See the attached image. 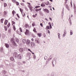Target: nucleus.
Returning <instances> with one entry per match:
<instances>
[{"instance_id": "obj_35", "label": "nucleus", "mask_w": 76, "mask_h": 76, "mask_svg": "<svg viewBox=\"0 0 76 76\" xmlns=\"http://www.w3.org/2000/svg\"><path fill=\"white\" fill-rule=\"evenodd\" d=\"M33 58H34V59H35V58H36V56H35V55H33Z\"/></svg>"}, {"instance_id": "obj_46", "label": "nucleus", "mask_w": 76, "mask_h": 76, "mask_svg": "<svg viewBox=\"0 0 76 76\" xmlns=\"http://www.w3.org/2000/svg\"><path fill=\"white\" fill-rule=\"evenodd\" d=\"M35 23H34V22L32 24V25L33 26H35Z\"/></svg>"}, {"instance_id": "obj_9", "label": "nucleus", "mask_w": 76, "mask_h": 76, "mask_svg": "<svg viewBox=\"0 0 76 76\" xmlns=\"http://www.w3.org/2000/svg\"><path fill=\"white\" fill-rule=\"evenodd\" d=\"M12 43L14 46L15 47H16V42H13Z\"/></svg>"}, {"instance_id": "obj_49", "label": "nucleus", "mask_w": 76, "mask_h": 76, "mask_svg": "<svg viewBox=\"0 0 76 76\" xmlns=\"http://www.w3.org/2000/svg\"><path fill=\"white\" fill-rule=\"evenodd\" d=\"M58 38H60V34H58Z\"/></svg>"}, {"instance_id": "obj_48", "label": "nucleus", "mask_w": 76, "mask_h": 76, "mask_svg": "<svg viewBox=\"0 0 76 76\" xmlns=\"http://www.w3.org/2000/svg\"><path fill=\"white\" fill-rule=\"evenodd\" d=\"M14 3H15V2H16V1L15 0H14L12 1Z\"/></svg>"}, {"instance_id": "obj_36", "label": "nucleus", "mask_w": 76, "mask_h": 76, "mask_svg": "<svg viewBox=\"0 0 76 76\" xmlns=\"http://www.w3.org/2000/svg\"><path fill=\"white\" fill-rule=\"evenodd\" d=\"M32 8H33L32 7L31 8H30V10H31V12H32Z\"/></svg>"}, {"instance_id": "obj_32", "label": "nucleus", "mask_w": 76, "mask_h": 76, "mask_svg": "<svg viewBox=\"0 0 76 76\" xmlns=\"http://www.w3.org/2000/svg\"><path fill=\"white\" fill-rule=\"evenodd\" d=\"M74 9L75 10H76V5H74Z\"/></svg>"}, {"instance_id": "obj_21", "label": "nucleus", "mask_w": 76, "mask_h": 76, "mask_svg": "<svg viewBox=\"0 0 76 76\" xmlns=\"http://www.w3.org/2000/svg\"><path fill=\"white\" fill-rule=\"evenodd\" d=\"M13 29L14 31H15L16 30V28L15 27V25L13 26Z\"/></svg>"}, {"instance_id": "obj_22", "label": "nucleus", "mask_w": 76, "mask_h": 76, "mask_svg": "<svg viewBox=\"0 0 76 76\" xmlns=\"http://www.w3.org/2000/svg\"><path fill=\"white\" fill-rule=\"evenodd\" d=\"M10 26V23H9V24L7 25L8 28H9Z\"/></svg>"}, {"instance_id": "obj_34", "label": "nucleus", "mask_w": 76, "mask_h": 76, "mask_svg": "<svg viewBox=\"0 0 76 76\" xmlns=\"http://www.w3.org/2000/svg\"><path fill=\"white\" fill-rule=\"evenodd\" d=\"M28 7L29 8H31V7H32V6L31 5H28Z\"/></svg>"}, {"instance_id": "obj_38", "label": "nucleus", "mask_w": 76, "mask_h": 76, "mask_svg": "<svg viewBox=\"0 0 76 76\" xmlns=\"http://www.w3.org/2000/svg\"><path fill=\"white\" fill-rule=\"evenodd\" d=\"M45 60H47V56H45L44 57Z\"/></svg>"}, {"instance_id": "obj_4", "label": "nucleus", "mask_w": 76, "mask_h": 76, "mask_svg": "<svg viewBox=\"0 0 76 76\" xmlns=\"http://www.w3.org/2000/svg\"><path fill=\"white\" fill-rule=\"evenodd\" d=\"M65 7L66 8V9L68 10H70V8H69V7L67 4H66V5Z\"/></svg>"}, {"instance_id": "obj_59", "label": "nucleus", "mask_w": 76, "mask_h": 76, "mask_svg": "<svg viewBox=\"0 0 76 76\" xmlns=\"http://www.w3.org/2000/svg\"><path fill=\"white\" fill-rule=\"evenodd\" d=\"M70 4H71V7H72V3L71 2Z\"/></svg>"}, {"instance_id": "obj_26", "label": "nucleus", "mask_w": 76, "mask_h": 76, "mask_svg": "<svg viewBox=\"0 0 76 76\" xmlns=\"http://www.w3.org/2000/svg\"><path fill=\"white\" fill-rule=\"evenodd\" d=\"M4 7H6L7 6V4L6 3H4Z\"/></svg>"}, {"instance_id": "obj_62", "label": "nucleus", "mask_w": 76, "mask_h": 76, "mask_svg": "<svg viewBox=\"0 0 76 76\" xmlns=\"http://www.w3.org/2000/svg\"><path fill=\"white\" fill-rule=\"evenodd\" d=\"M50 29V26H48V29Z\"/></svg>"}, {"instance_id": "obj_53", "label": "nucleus", "mask_w": 76, "mask_h": 76, "mask_svg": "<svg viewBox=\"0 0 76 76\" xmlns=\"http://www.w3.org/2000/svg\"><path fill=\"white\" fill-rule=\"evenodd\" d=\"M23 17H25V14L24 13V14H23Z\"/></svg>"}, {"instance_id": "obj_3", "label": "nucleus", "mask_w": 76, "mask_h": 76, "mask_svg": "<svg viewBox=\"0 0 76 76\" xmlns=\"http://www.w3.org/2000/svg\"><path fill=\"white\" fill-rule=\"evenodd\" d=\"M31 46L32 47H34L35 46V43L34 42H31Z\"/></svg>"}, {"instance_id": "obj_42", "label": "nucleus", "mask_w": 76, "mask_h": 76, "mask_svg": "<svg viewBox=\"0 0 76 76\" xmlns=\"http://www.w3.org/2000/svg\"><path fill=\"white\" fill-rule=\"evenodd\" d=\"M17 15L18 16V17L19 18H20V17H19V14H17Z\"/></svg>"}, {"instance_id": "obj_6", "label": "nucleus", "mask_w": 76, "mask_h": 76, "mask_svg": "<svg viewBox=\"0 0 76 76\" xmlns=\"http://www.w3.org/2000/svg\"><path fill=\"white\" fill-rule=\"evenodd\" d=\"M5 45L6 46V47L7 48H9V45L7 43H6L5 44Z\"/></svg>"}, {"instance_id": "obj_55", "label": "nucleus", "mask_w": 76, "mask_h": 76, "mask_svg": "<svg viewBox=\"0 0 76 76\" xmlns=\"http://www.w3.org/2000/svg\"><path fill=\"white\" fill-rule=\"evenodd\" d=\"M69 23H70V25H72V22H71V20L70 21Z\"/></svg>"}, {"instance_id": "obj_14", "label": "nucleus", "mask_w": 76, "mask_h": 76, "mask_svg": "<svg viewBox=\"0 0 76 76\" xmlns=\"http://www.w3.org/2000/svg\"><path fill=\"white\" fill-rule=\"evenodd\" d=\"M10 60L11 61H13V60H14V58H13V57H11L10 58Z\"/></svg>"}, {"instance_id": "obj_61", "label": "nucleus", "mask_w": 76, "mask_h": 76, "mask_svg": "<svg viewBox=\"0 0 76 76\" xmlns=\"http://www.w3.org/2000/svg\"><path fill=\"white\" fill-rule=\"evenodd\" d=\"M26 10H27V11H28V9H27V8H26Z\"/></svg>"}, {"instance_id": "obj_20", "label": "nucleus", "mask_w": 76, "mask_h": 76, "mask_svg": "<svg viewBox=\"0 0 76 76\" xmlns=\"http://www.w3.org/2000/svg\"><path fill=\"white\" fill-rule=\"evenodd\" d=\"M19 50L20 51V52H23V50L22 48H20Z\"/></svg>"}, {"instance_id": "obj_13", "label": "nucleus", "mask_w": 76, "mask_h": 76, "mask_svg": "<svg viewBox=\"0 0 76 76\" xmlns=\"http://www.w3.org/2000/svg\"><path fill=\"white\" fill-rule=\"evenodd\" d=\"M15 41H16V42H19V39H18V38H16L15 39Z\"/></svg>"}, {"instance_id": "obj_7", "label": "nucleus", "mask_w": 76, "mask_h": 76, "mask_svg": "<svg viewBox=\"0 0 76 76\" xmlns=\"http://www.w3.org/2000/svg\"><path fill=\"white\" fill-rule=\"evenodd\" d=\"M30 43V41L29 40H27L26 44H27V45H28V44H29V43Z\"/></svg>"}, {"instance_id": "obj_17", "label": "nucleus", "mask_w": 76, "mask_h": 76, "mask_svg": "<svg viewBox=\"0 0 76 76\" xmlns=\"http://www.w3.org/2000/svg\"><path fill=\"white\" fill-rule=\"evenodd\" d=\"M44 11L45 12H46V13H48V10H47V9H45L44 10Z\"/></svg>"}, {"instance_id": "obj_33", "label": "nucleus", "mask_w": 76, "mask_h": 76, "mask_svg": "<svg viewBox=\"0 0 76 76\" xmlns=\"http://www.w3.org/2000/svg\"><path fill=\"white\" fill-rule=\"evenodd\" d=\"M4 20V19H3V18L1 19V23H3Z\"/></svg>"}, {"instance_id": "obj_19", "label": "nucleus", "mask_w": 76, "mask_h": 76, "mask_svg": "<svg viewBox=\"0 0 76 76\" xmlns=\"http://www.w3.org/2000/svg\"><path fill=\"white\" fill-rule=\"evenodd\" d=\"M41 10V8H40L39 9H36V11L37 12H38L39 10Z\"/></svg>"}, {"instance_id": "obj_57", "label": "nucleus", "mask_w": 76, "mask_h": 76, "mask_svg": "<svg viewBox=\"0 0 76 76\" xmlns=\"http://www.w3.org/2000/svg\"><path fill=\"white\" fill-rule=\"evenodd\" d=\"M27 4H29V5H31V3H27Z\"/></svg>"}, {"instance_id": "obj_31", "label": "nucleus", "mask_w": 76, "mask_h": 76, "mask_svg": "<svg viewBox=\"0 0 76 76\" xmlns=\"http://www.w3.org/2000/svg\"><path fill=\"white\" fill-rule=\"evenodd\" d=\"M16 4L17 6H19V3L18 1L16 2Z\"/></svg>"}, {"instance_id": "obj_16", "label": "nucleus", "mask_w": 76, "mask_h": 76, "mask_svg": "<svg viewBox=\"0 0 76 76\" xmlns=\"http://www.w3.org/2000/svg\"><path fill=\"white\" fill-rule=\"evenodd\" d=\"M45 5L43 3H42L41 5V6L42 7H44L45 6Z\"/></svg>"}, {"instance_id": "obj_40", "label": "nucleus", "mask_w": 76, "mask_h": 76, "mask_svg": "<svg viewBox=\"0 0 76 76\" xmlns=\"http://www.w3.org/2000/svg\"><path fill=\"white\" fill-rule=\"evenodd\" d=\"M20 32H22V28H20Z\"/></svg>"}, {"instance_id": "obj_29", "label": "nucleus", "mask_w": 76, "mask_h": 76, "mask_svg": "<svg viewBox=\"0 0 76 76\" xmlns=\"http://www.w3.org/2000/svg\"><path fill=\"white\" fill-rule=\"evenodd\" d=\"M12 25H13L15 24V22H14V21H12Z\"/></svg>"}, {"instance_id": "obj_63", "label": "nucleus", "mask_w": 76, "mask_h": 76, "mask_svg": "<svg viewBox=\"0 0 76 76\" xmlns=\"http://www.w3.org/2000/svg\"><path fill=\"white\" fill-rule=\"evenodd\" d=\"M45 20H47H47H48V19L47 18H45Z\"/></svg>"}, {"instance_id": "obj_60", "label": "nucleus", "mask_w": 76, "mask_h": 76, "mask_svg": "<svg viewBox=\"0 0 76 76\" xmlns=\"http://www.w3.org/2000/svg\"><path fill=\"white\" fill-rule=\"evenodd\" d=\"M23 64H25L26 63L25 61H23Z\"/></svg>"}, {"instance_id": "obj_41", "label": "nucleus", "mask_w": 76, "mask_h": 76, "mask_svg": "<svg viewBox=\"0 0 76 76\" xmlns=\"http://www.w3.org/2000/svg\"><path fill=\"white\" fill-rule=\"evenodd\" d=\"M49 26H50V29H51V28H52V26H51V25L50 24L49 25Z\"/></svg>"}, {"instance_id": "obj_58", "label": "nucleus", "mask_w": 76, "mask_h": 76, "mask_svg": "<svg viewBox=\"0 0 76 76\" xmlns=\"http://www.w3.org/2000/svg\"><path fill=\"white\" fill-rule=\"evenodd\" d=\"M33 17H34V18H35V17H36V16L35 15H33Z\"/></svg>"}, {"instance_id": "obj_51", "label": "nucleus", "mask_w": 76, "mask_h": 76, "mask_svg": "<svg viewBox=\"0 0 76 76\" xmlns=\"http://www.w3.org/2000/svg\"><path fill=\"white\" fill-rule=\"evenodd\" d=\"M18 64H19V65H21V63H20V62H19L18 63Z\"/></svg>"}, {"instance_id": "obj_44", "label": "nucleus", "mask_w": 76, "mask_h": 76, "mask_svg": "<svg viewBox=\"0 0 76 76\" xmlns=\"http://www.w3.org/2000/svg\"><path fill=\"white\" fill-rule=\"evenodd\" d=\"M70 34L71 35H72L73 34V32H72V31H70Z\"/></svg>"}, {"instance_id": "obj_1", "label": "nucleus", "mask_w": 76, "mask_h": 76, "mask_svg": "<svg viewBox=\"0 0 76 76\" xmlns=\"http://www.w3.org/2000/svg\"><path fill=\"white\" fill-rule=\"evenodd\" d=\"M13 56L15 58H18V53L16 52H15L13 54Z\"/></svg>"}, {"instance_id": "obj_39", "label": "nucleus", "mask_w": 76, "mask_h": 76, "mask_svg": "<svg viewBox=\"0 0 76 76\" xmlns=\"http://www.w3.org/2000/svg\"><path fill=\"white\" fill-rule=\"evenodd\" d=\"M46 30L47 31V32L48 31V26H47L46 28H45Z\"/></svg>"}, {"instance_id": "obj_23", "label": "nucleus", "mask_w": 76, "mask_h": 76, "mask_svg": "<svg viewBox=\"0 0 76 76\" xmlns=\"http://www.w3.org/2000/svg\"><path fill=\"white\" fill-rule=\"evenodd\" d=\"M38 36H39V37H41V33H38Z\"/></svg>"}, {"instance_id": "obj_64", "label": "nucleus", "mask_w": 76, "mask_h": 76, "mask_svg": "<svg viewBox=\"0 0 76 76\" xmlns=\"http://www.w3.org/2000/svg\"><path fill=\"white\" fill-rule=\"evenodd\" d=\"M20 71V72H23V70H21Z\"/></svg>"}, {"instance_id": "obj_18", "label": "nucleus", "mask_w": 76, "mask_h": 76, "mask_svg": "<svg viewBox=\"0 0 76 76\" xmlns=\"http://www.w3.org/2000/svg\"><path fill=\"white\" fill-rule=\"evenodd\" d=\"M8 21H7V20H6L5 21V22H4V24L5 25H7V22H8Z\"/></svg>"}, {"instance_id": "obj_30", "label": "nucleus", "mask_w": 76, "mask_h": 76, "mask_svg": "<svg viewBox=\"0 0 76 76\" xmlns=\"http://www.w3.org/2000/svg\"><path fill=\"white\" fill-rule=\"evenodd\" d=\"M33 31L34 32L37 33V31H36V29H35V28H34V29L33 30Z\"/></svg>"}, {"instance_id": "obj_27", "label": "nucleus", "mask_w": 76, "mask_h": 76, "mask_svg": "<svg viewBox=\"0 0 76 76\" xmlns=\"http://www.w3.org/2000/svg\"><path fill=\"white\" fill-rule=\"evenodd\" d=\"M3 48H0L1 52H3Z\"/></svg>"}, {"instance_id": "obj_25", "label": "nucleus", "mask_w": 76, "mask_h": 76, "mask_svg": "<svg viewBox=\"0 0 76 76\" xmlns=\"http://www.w3.org/2000/svg\"><path fill=\"white\" fill-rule=\"evenodd\" d=\"M4 15H6L7 14V12L4 11Z\"/></svg>"}, {"instance_id": "obj_50", "label": "nucleus", "mask_w": 76, "mask_h": 76, "mask_svg": "<svg viewBox=\"0 0 76 76\" xmlns=\"http://www.w3.org/2000/svg\"><path fill=\"white\" fill-rule=\"evenodd\" d=\"M40 25L41 26H42H42H42V23H41L40 24Z\"/></svg>"}, {"instance_id": "obj_47", "label": "nucleus", "mask_w": 76, "mask_h": 76, "mask_svg": "<svg viewBox=\"0 0 76 76\" xmlns=\"http://www.w3.org/2000/svg\"><path fill=\"white\" fill-rule=\"evenodd\" d=\"M28 51H30L31 53H32V51H31V50H30V49H28Z\"/></svg>"}, {"instance_id": "obj_43", "label": "nucleus", "mask_w": 76, "mask_h": 76, "mask_svg": "<svg viewBox=\"0 0 76 76\" xmlns=\"http://www.w3.org/2000/svg\"><path fill=\"white\" fill-rule=\"evenodd\" d=\"M2 73H4V74H5V73H6V71H2Z\"/></svg>"}, {"instance_id": "obj_11", "label": "nucleus", "mask_w": 76, "mask_h": 76, "mask_svg": "<svg viewBox=\"0 0 76 76\" xmlns=\"http://www.w3.org/2000/svg\"><path fill=\"white\" fill-rule=\"evenodd\" d=\"M4 30L5 31H7V26H4Z\"/></svg>"}, {"instance_id": "obj_15", "label": "nucleus", "mask_w": 76, "mask_h": 76, "mask_svg": "<svg viewBox=\"0 0 76 76\" xmlns=\"http://www.w3.org/2000/svg\"><path fill=\"white\" fill-rule=\"evenodd\" d=\"M23 42L24 44H25L26 42V39H24L23 40Z\"/></svg>"}, {"instance_id": "obj_5", "label": "nucleus", "mask_w": 76, "mask_h": 76, "mask_svg": "<svg viewBox=\"0 0 76 76\" xmlns=\"http://www.w3.org/2000/svg\"><path fill=\"white\" fill-rule=\"evenodd\" d=\"M29 30L28 29H26V32H25V34L26 35H27V34H29Z\"/></svg>"}, {"instance_id": "obj_52", "label": "nucleus", "mask_w": 76, "mask_h": 76, "mask_svg": "<svg viewBox=\"0 0 76 76\" xmlns=\"http://www.w3.org/2000/svg\"><path fill=\"white\" fill-rule=\"evenodd\" d=\"M28 56H31V53H28Z\"/></svg>"}, {"instance_id": "obj_54", "label": "nucleus", "mask_w": 76, "mask_h": 76, "mask_svg": "<svg viewBox=\"0 0 76 76\" xmlns=\"http://www.w3.org/2000/svg\"><path fill=\"white\" fill-rule=\"evenodd\" d=\"M31 39V40L32 41H34V39H33V38H32Z\"/></svg>"}, {"instance_id": "obj_45", "label": "nucleus", "mask_w": 76, "mask_h": 76, "mask_svg": "<svg viewBox=\"0 0 76 76\" xmlns=\"http://www.w3.org/2000/svg\"><path fill=\"white\" fill-rule=\"evenodd\" d=\"M39 7V6H36L35 7V9H37V8H38Z\"/></svg>"}, {"instance_id": "obj_56", "label": "nucleus", "mask_w": 76, "mask_h": 76, "mask_svg": "<svg viewBox=\"0 0 76 76\" xmlns=\"http://www.w3.org/2000/svg\"><path fill=\"white\" fill-rule=\"evenodd\" d=\"M49 19H50V20H52V19L51 18H49Z\"/></svg>"}, {"instance_id": "obj_37", "label": "nucleus", "mask_w": 76, "mask_h": 76, "mask_svg": "<svg viewBox=\"0 0 76 76\" xmlns=\"http://www.w3.org/2000/svg\"><path fill=\"white\" fill-rule=\"evenodd\" d=\"M12 13L13 15V16H14V15H15V11L13 10L12 12Z\"/></svg>"}, {"instance_id": "obj_10", "label": "nucleus", "mask_w": 76, "mask_h": 76, "mask_svg": "<svg viewBox=\"0 0 76 76\" xmlns=\"http://www.w3.org/2000/svg\"><path fill=\"white\" fill-rule=\"evenodd\" d=\"M18 58L19 59H21V55L19 54L18 55Z\"/></svg>"}, {"instance_id": "obj_24", "label": "nucleus", "mask_w": 76, "mask_h": 76, "mask_svg": "<svg viewBox=\"0 0 76 76\" xmlns=\"http://www.w3.org/2000/svg\"><path fill=\"white\" fill-rule=\"evenodd\" d=\"M28 24H25V28H28Z\"/></svg>"}, {"instance_id": "obj_12", "label": "nucleus", "mask_w": 76, "mask_h": 76, "mask_svg": "<svg viewBox=\"0 0 76 76\" xmlns=\"http://www.w3.org/2000/svg\"><path fill=\"white\" fill-rule=\"evenodd\" d=\"M14 39L13 38H12L11 39V42L12 43H13V42H15L14 41Z\"/></svg>"}, {"instance_id": "obj_28", "label": "nucleus", "mask_w": 76, "mask_h": 76, "mask_svg": "<svg viewBox=\"0 0 76 76\" xmlns=\"http://www.w3.org/2000/svg\"><path fill=\"white\" fill-rule=\"evenodd\" d=\"M20 11L22 12H22H23V10L21 8L20 9Z\"/></svg>"}, {"instance_id": "obj_8", "label": "nucleus", "mask_w": 76, "mask_h": 76, "mask_svg": "<svg viewBox=\"0 0 76 76\" xmlns=\"http://www.w3.org/2000/svg\"><path fill=\"white\" fill-rule=\"evenodd\" d=\"M64 34L63 35V37H65L66 35V30H64Z\"/></svg>"}, {"instance_id": "obj_2", "label": "nucleus", "mask_w": 76, "mask_h": 76, "mask_svg": "<svg viewBox=\"0 0 76 76\" xmlns=\"http://www.w3.org/2000/svg\"><path fill=\"white\" fill-rule=\"evenodd\" d=\"M35 41L36 43H38V44H39L40 42L38 40V39L37 38H36Z\"/></svg>"}]
</instances>
